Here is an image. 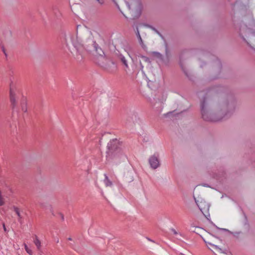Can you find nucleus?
Returning a JSON list of instances; mask_svg holds the SVG:
<instances>
[{
    "instance_id": "nucleus-1",
    "label": "nucleus",
    "mask_w": 255,
    "mask_h": 255,
    "mask_svg": "<svg viewBox=\"0 0 255 255\" xmlns=\"http://www.w3.org/2000/svg\"><path fill=\"white\" fill-rule=\"evenodd\" d=\"M237 104L236 97L228 86H211L200 99L201 118L205 121L212 123L226 120L233 115Z\"/></svg>"
},
{
    "instance_id": "nucleus-2",
    "label": "nucleus",
    "mask_w": 255,
    "mask_h": 255,
    "mask_svg": "<svg viewBox=\"0 0 255 255\" xmlns=\"http://www.w3.org/2000/svg\"><path fill=\"white\" fill-rule=\"evenodd\" d=\"M74 49L72 53L78 60H82L84 50L93 49L96 42L90 29L84 25H78L76 29V40L69 35Z\"/></svg>"
},
{
    "instance_id": "nucleus-3",
    "label": "nucleus",
    "mask_w": 255,
    "mask_h": 255,
    "mask_svg": "<svg viewBox=\"0 0 255 255\" xmlns=\"http://www.w3.org/2000/svg\"><path fill=\"white\" fill-rule=\"evenodd\" d=\"M196 53L199 60L201 62L200 67L203 68L209 62V80L213 81L219 79L222 69L221 60L216 56L211 54L207 51L197 49Z\"/></svg>"
},
{
    "instance_id": "nucleus-4",
    "label": "nucleus",
    "mask_w": 255,
    "mask_h": 255,
    "mask_svg": "<svg viewBox=\"0 0 255 255\" xmlns=\"http://www.w3.org/2000/svg\"><path fill=\"white\" fill-rule=\"evenodd\" d=\"M234 22L235 31L239 36L247 43V44L255 51V31L249 28L243 22L236 23Z\"/></svg>"
},
{
    "instance_id": "nucleus-5",
    "label": "nucleus",
    "mask_w": 255,
    "mask_h": 255,
    "mask_svg": "<svg viewBox=\"0 0 255 255\" xmlns=\"http://www.w3.org/2000/svg\"><path fill=\"white\" fill-rule=\"evenodd\" d=\"M151 54L159 59L160 62L165 66H168L170 63V54L168 47L167 42L165 44V55H163L160 53L156 51H152Z\"/></svg>"
},
{
    "instance_id": "nucleus-6",
    "label": "nucleus",
    "mask_w": 255,
    "mask_h": 255,
    "mask_svg": "<svg viewBox=\"0 0 255 255\" xmlns=\"http://www.w3.org/2000/svg\"><path fill=\"white\" fill-rule=\"evenodd\" d=\"M195 202L198 206L199 209L203 213L205 217L208 216L210 217L209 213L210 205L203 199H197L194 196H193Z\"/></svg>"
},
{
    "instance_id": "nucleus-7",
    "label": "nucleus",
    "mask_w": 255,
    "mask_h": 255,
    "mask_svg": "<svg viewBox=\"0 0 255 255\" xmlns=\"http://www.w3.org/2000/svg\"><path fill=\"white\" fill-rule=\"evenodd\" d=\"M107 148V156L111 157L112 156H115L120 153L121 150V148L118 146V144H108Z\"/></svg>"
},
{
    "instance_id": "nucleus-8",
    "label": "nucleus",
    "mask_w": 255,
    "mask_h": 255,
    "mask_svg": "<svg viewBox=\"0 0 255 255\" xmlns=\"http://www.w3.org/2000/svg\"><path fill=\"white\" fill-rule=\"evenodd\" d=\"M95 63L104 69H107L109 67V60L105 55L96 56L95 59Z\"/></svg>"
},
{
    "instance_id": "nucleus-9",
    "label": "nucleus",
    "mask_w": 255,
    "mask_h": 255,
    "mask_svg": "<svg viewBox=\"0 0 255 255\" xmlns=\"http://www.w3.org/2000/svg\"><path fill=\"white\" fill-rule=\"evenodd\" d=\"M148 162L151 168L154 169L157 168L160 165L158 154L156 153L151 156L148 159Z\"/></svg>"
},
{
    "instance_id": "nucleus-10",
    "label": "nucleus",
    "mask_w": 255,
    "mask_h": 255,
    "mask_svg": "<svg viewBox=\"0 0 255 255\" xmlns=\"http://www.w3.org/2000/svg\"><path fill=\"white\" fill-rule=\"evenodd\" d=\"M182 57L181 56L180 57V66L182 69V70L184 72V74L186 75V76L188 78V79L190 81H194V76L192 74L191 72H190L183 64L182 62Z\"/></svg>"
},
{
    "instance_id": "nucleus-11",
    "label": "nucleus",
    "mask_w": 255,
    "mask_h": 255,
    "mask_svg": "<svg viewBox=\"0 0 255 255\" xmlns=\"http://www.w3.org/2000/svg\"><path fill=\"white\" fill-rule=\"evenodd\" d=\"M93 49H89L87 51L89 52L95 51L97 54L96 56H102L105 55L102 49L99 46L98 44L96 42L94 45H93Z\"/></svg>"
},
{
    "instance_id": "nucleus-12",
    "label": "nucleus",
    "mask_w": 255,
    "mask_h": 255,
    "mask_svg": "<svg viewBox=\"0 0 255 255\" xmlns=\"http://www.w3.org/2000/svg\"><path fill=\"white\" fill-rule=\"evenodd\" d=\"M129 9L131 8V5L136 7L140 6L141 3L139 0H125Z\"/></svg>"
},
{
    "instance_id": "nucleus-13",
    "label": "nucleus",
    "mask_w": 255,
    "mask_h": 255,
    "mask_svg": "<svg viewBox=\"0 0 255 255\" xmlns=\"http://www.w3.org/2000/svg\"><path fill=\"white\" fill-rule=\"evenodd\" d=\"M146 26L152 30H153L155 32H156L161 38V39L164 41V43L166 42V39L164 36L154 27L151 25L147 24Z\"/></svg>"
},
{
    "instance_id": "nucleus-14",
    "label": "nucleus",
    "mask_w": 255,
    "mask_h": 255,
    "mask_svg": "<svg viewBox=\"0 0 255 255\" xmlns=\"http://www.w3.org/2000/svg\"><path fill=\"white\" fill-rule=\"evenodd\" d=\"M118 59L122 63V64L125 66L126 68H128V61L125 56H124L122 54H120L118 56Z\"/></svg>"
},
{
    "instance_id": "nucleus-15",
    "label": "nucleus",
    "mask_w": 255,
    "mask_h": 255,
    "mask_svg": "<svg viewBox=\"0 0 255 255\" xmlns=\"http://www.w3.org/2000/svg\"><path fill=\"white\" fill-rule=\"evenodd\" d=\"M105 179L104 180V182L105 185L107 187L112 186L113 185L112 182L109 179L107 174H104Z\"/></svg>"
},
{
    "instance_id": "nucleus-16",
    "label": "nucleus",
    "mask_w": 255,
    "mask_h": 255,
    "mask_svg": "<svg viewBox=\"0 0 255 255\" xmlns=\"http://www.w3.org/2000/svg\"><path fill=\"white\" fill-rule=\"evenodd\" d=\"M10 102V105L13 111L14 109L15 108L16 105H17V102L16 100L15 96L13 97H10L9 98Z\"/></svg>"
},
{
    "instance_id": "nucleus-17",
    "label": "nucleus",
    "mask_w": 255,
    "mask_h": 255,
    "mask_svg": "<svg viewBox=\"0 0 255 255\" xmlns=\"http://www.w3.org/2000/svg\"><path fill=\"white\" fill-rule=\"evenodd\" d=\"M33 242L37 248L39 250L41 247V242L36 235H34L33 237Z\"/></svg>"
},
{
    "instance_id": "nucleus-18",
    "label": "nucleus",
    "mask_w": 255,
    "mask_h": 255,
    "mask_svg": "<svg viewBox=\"0 0 255 255\" xmlns=\"http://www.w3.org/2000/svg\"><path fill=\"white\" fill-rule=\"evenodd\" d=\"M136 35H137V38L139 40V42L141 46L144 50H145V49L146 48V46L144 44L143 42L141 39L139 31L138 30H137Z\"/></svg>"
},
{
    "instance_id": "nucleus-19",
    "label": "nucleus",
    "mask_w": 255,
    "mask_h": 255,
    "mask_svg": "<svg viewBox=\"0 0 255 255\" xmlns=\"http://www.w3.org/2000/svg\"><path fill=\"white\" fill-rule=\"evenodd\" d=\"M13 209L14 211L15 212V213L16 214V215L18 217V221L19 222H21V219L22 218V217H21V216L20 215L19 209L17 207H16V206H13Z\"/></svg>"
},
{
    "instance_id": "nucleus-20",
    "label": "nucleus",
    "mask_w": 255,
    "mask_h": 255,
    "mask_svg": "<svg viewBox=\"0 0 255 255\" xmlns=\"http://www.w3.org/2000/svg\"><path fill=\"white\" fill-rule=\"evenodd\" d=\"M142 59L146 63V66L150 67L151 65V61L150 59L146 56H142Z\"/></svg>"
},
{
    "instance_id": "nucleus-21",
    "label": "nucleus",
    "mask_w": 255,
    "mask_h": 255,
    "mask_svg": "<svg viewBox=\"0 0 255 255\" xmlns=\"http://www.w3.org/2000/svg\"><path fill=\"white\" fill-rule=\"evenodd\" d=\"M12 85V82L10 84V89H9V98L10 97H13L16 96L15 93L12 90L11 86Z\"/></svg>"
},
{
    "instance_id": "nucleus-22",
    "label": "nucleus",
    "mask_w": 255,
    "mask_h": 255,
    "mask_svg": "<svg viewBox=\"0 0 255 255\" xmlns=\"http://www.w3.org/2000/svg\"><path fill=\"white\" fill-rule=\"evenodd\" d=\"M24 249L26 251V252L30 255H32V251L31 250H30L28 246L26 245V244H24Z\"/></svg>"
},
{
    "instance_id": "nucleus-23",
    "label": "nucleus",
    "mask_w": 255,
    "mask_h": 255,
    "mask_svg": "<svg viewBox=\"0 0 255 255\" xmlns=\"http://www.w3.org/2000/svg\"><path fill=\"white\" fill-rule=\"evenodd\" d=\"M118 142L117 143L120 144L123 143V141H120V139H118L117 138H113L110 140V143H112V142Z\"/></svg>"
},
{
    "instance_id": "nucleus-24",
    "label": "nucleus",
    "mask_w": 255,
    "mask_h": 255,
    "mask_svg": "<svg viewBox=\"0 0 255 255\" xmlns=\"http://www.w3.org/2000/svg\"><path fill=\"white\" fill-rule=\"evenodd\" d=\"M205 243L206 244H208L209 245H210L212 247H213L214 249L216 250L217 251H218V250H219V249H220V247L217 245L213 244L210 243H207L206 242H205Z\"/></svg>"
},
{
    "instance_id": "nucleus-25",
    "label": "nucleus",
    "mask_w": 255,
    "mask_h": 255,
    "mask_svg": "<svg viewBox=\"0 0 255 255\" xmlns=\"http://www.w3.org/2000/svg\"><path fill=\"white\" fill-rule=\"evenodd\" d=\"M207 220L209 221V223L213 226H214V227H215L216 229H217V228H219L218 227H217L211 220V219L209 218L210 217H209L208 216H207L206 217H205Z\"/></svg>"
},
{
    "instance_id": "nucleus-26",
    "label": "nucleus",
    "mask_w": 255,
    "mask_h": 255,
    "mask_svg": "<svg viewBox=\"0 0 255 255\" xmlns=\"http://www.w3.org/2000/svg\"><path fill=\"white\" fill-rule=\"evenodd\" d=\"M207 220L209 221V223L213 226H214V227H215L216 229H217V228H219L218 227H217L211 220V219L209 218L210 217H209L208 216H207L206 217H205Z\"/></svg>"
},
{
    "instance_id": "nucleus-27",
    "label": "nucleus",
    "mask_w": 255,
    "mask_h": 255,
    "mask_svg": "<svg viewBox=\"0 0 255 255\" xmlns=\"http://www.w3.org/2000/svg\"><path fill=\"white\" fill-rule=\"evenodd\" d=\"M115 3L116 5L117 6V8L119 9V10L122 13V14H123V15L126 17L127 18V16L122 12V11H121L120 8V6L119 5V4L117 3V2L115 1V0H112Z\"/></svg>"
},
{
    "instance_id": "nucleus-28",
    "label": "nucleus",
    "mask_w": 255,
    "mask_h": 255,
    "mask_svg": "<svg viewBox=\"0 0 255 255\" xmlns=\"http://www.w3.org/2000/svg\"><path fill=\"white\" fill-rule=\"evenodd\" d=\"M231 234H233L234 236L236 237L238 235L241 234L242 233L241 231L236 232H230Z\"/></svg>"
},
{
    "instance_id": "nucleus-29",
    "label": "nucleus",
    "mask_w": 255,
    "mask_h": 255,
    "mask_svg": "<svg viewBox=\"0 0 255 255\" xmlns=\"http://www.w3.org/2000/svg\"><path fill=\"white\" fill-rule=\"evenodd\" d=\"M218 251L221 253L226 254L227 250L226 249H222L220 248V249H219V250H218Z\"/></svg>"
},
{
    "instance_id": "nucleus-30",
    "label": "nucleus",
    "mask_w": 255,
    "mask_h": 255,
    "mask_svg": "<svg viewBox=\"0 0 255 255\" xmlns=\"http://www.w3.org/2000/svg\"><path fill=\"white\" fill-rule=\"evenodd\" d=\"M218 230L223 231L225 232H231L228 229H225V228H217Z\"/></svg>"
},
{
    "instance_id": "nucleus-31",
    "label": "nucleus",
    "mask_w": 255,
    "mask_h": 255,
    "mask_svg": "<svg viewBox=\"0 0 255 255\" xmlns=\"http://www.w3.org/2000/svg\"><path fill=\"white\" fill-rule=\"evenodd\" d=\"M142 56H144L143 55L140 54H139L138 55H136L135 56V60L137 61L138 60V58L140 57L142 58Z\"/></svg>"
},
{
    "instance_id": "nucleus-32",
    "label": "nucleus",
    "mask_w": 255,
    "mask_h": 255,
    "mask_svg": "<svg viewBox=\"0 0 255 255\" xmlns=\"http://www.w3.org/2000/svg\"><path fill=\"white\" fill-rule=\"evenodd\" d=\"M1 48H2V50L3 52V53L4 54V55H5V57H6L7 56V53H6V51H5V49H4V47L2 46L1 47Z\"/></svg>"
},
{
    "instance_id": "nucleus-33",
    "label": "nucleus",
    "mask_w": 255,
    "mask_h": 255,
    "mask_svg": "<svg viewBox=\"0 0 255 255\" xmlns=\"http://www.w3.org/2000/svg\"><path fill=\"white\" fill-rule=\"evenodd\" d=\"M201 185L203 187H211V186L208 184L207 183H202Z\"/></svg>"
},
{
    "instance_id": "nucleus-34",
    "label": "nucleus",
    "mask_w": 255,
    "mask_h": 255,
    "mask_svg": "<svg viewBox=\"0 0 255 255\" xmlns=\"http://www.w3.org/2000/svg\"><path fill=\"white\" fill-rule=\"evenodd\" d=\"M139 65H140V68L141 70H142L143 68V65H142L141 62L140 60L139 61Z\"/></svg>"
},
{
    "instance_id": "nucleus-35",
    "label": "nucleus",
    "mask_w": 255,
    "mask_h": 255,
    "mask_svg": "<svg viewBox=\"0 0 255 255\" xmlns=\"http://www.w3.org/2000/svg\"><path fill=\"white\" fill-rule=\"evenodd\" d=\"M99 3L103 4L104 3V0H96Z\"/></svg>"
},
{
    "instance_id": "nucleus-36",
    "label": "nucleus",
    "mask_w": 255,
    "mask_h": 255,
    "mask_svg": "<svg viewBox=\"0 0 255 255\" xmlns=\"http://www.w3.org/2000/svg\"><path fill=\"white\" fill-rule=\"evenodd\" d=\"M173 113V112H168L167 114H165L164 115L165 117H167V116H169L170 115H171Z\"/></svg>"
},
{
    "instance_id": "nucleus-37",
    "label": "nucleus",
    "mask_w": 255,
    "mask_h": 255,
    "mask_svg": "<svg viewBox=\"0 0 255 255\" xmlns=\"http://www.w3.org/2000/svg\"><path fill=\"white\" fill-rule=\"evenodd\" d=\"M22 110L24 112H27V109L26 107H24V106H22Z\"/></svg>"
},
{
    "instance_id": "nucleus-38",
    "label": "nucleus",
    "mask_w": 255,
    "mask_h": 255,
    "mask_svg": "<svg viewBox=\"0 0 255 255\" xmlns=\"http://www.w3.org/2000/svg\"><path fill=\"white\" fill-rule=\"evenodd\" d=\"M171 231L173 232V233L174 234V235H177V232L176 231V230L174 229H171Z\"/></svg>"
},
{
    "instance_id": "nucleus-39",
    "label": "nucleus",
    "mask_w": 255,
    "mask_h": 255,
    "mask_svg": "<svg viewBox=\"0 0 255 255\" xmlns=\"http://www.w3.org/2000/svg\"><path fill=\"white\" fill-rule=\"evenodd\" d=\"M2 227H3V230L5 231V232H7V230H6V228L5 227V224L3 223V225H2Z\"/></svg>"
},
{
    "instance_id": "nucleus-40",
    "label": "nucleus",
    "mask_w": 255,
    "mask_h": 255,
    "mask_svg": "<svg viewBox=\"0 0 255 255\" xmlns=\"http://www.w3.org/2000/svg\"><path fill=\"white\" fill-rule=\"evenodd\" d=\"M132 116L134 117L135 118L137 117V114L135 113H133Z\"/></svg>"
},
{
    "instance_id": "nucleus-41",
    "label": "nucleus",
    "mask_w": 255,
    "mask_h": 255,
    "mask_svg": "<svg viewBox=\"0 0 255 255\" xmlns=\"http://www.w3.org/2000/svg\"><path fill=\"white\" fill-rule=\"evenodd\" d=\"M60 216H61V219H62V220H64V215H62V214H60Z\"/></svg>"
},
{
    "instance_id": "nucleus-42",
    "label": "nucleus",
    "mask_w": 255,
    "mask_h": 255,
    "mask_svg": "<svg viewBox=\"0 0 255 255\" xmlns=\"http://www.w3.org/2000/svg\"><path fill=\"white\" fill-rule=\"evenodd\" d=\"M65 43L66 44V45L68 46V42H67V38L66 37H65Z\"/></svg>"
},
{
    "instance_id": "nucleus-43",
    "label": "nucleus",
    "mask_w": 255,
    "mask_h": 255,
    "mask_svg": "<svg viewBox=\"0 0 255 255\" xmlns=\"http://www.w3.org/2000/svg\"><path fill=\"white\" fill-rule=\"evenodd\" d=\"M56 242L57 243H58L59 242V239H57L56 240H55Z\"/></svg>"
},
{
    "instance_id": "nucleus-44",
    "label": "nucleus",
    "mask_w": 255,
    "mask_h": 255,
    "mask_svg": "<svg viewBox=\"0 0 255 255\" xmlns=\"http://www.w3.org/2000/svg\"><path fill=\"white\" fill-rule=\"evenodd\" d=\"M68 240H69V241H71L72 240V238L69 237L68 238Z\"/></svg>"
},
{
    "instance_id": "nucleus-45",
    "label": "nucleus",
    "mask_w": 255,
    "mask_h": 255,
    "mask_svg": "<svg viewBox=\"0 0 255 255\" xmlns=\"http://www.w3.org/2000/svg\"><path fill=\"white\" fill-rule=\"evenodd\" d=\"M149 102H150V103H151V104H152V102L151 99H150V100H149Z\"/></svg>"
},
{
    "instance_id": "nucleus-46",
    "label": "nucleus",
    "mask_w": 255,
    "mask_h": 255,
    "mask_svg": "<svg viewBox=\"0 0 255 255\" xmlns=\"http://www.w3.org/2000/svg\"><path fill=\"white\" fill-rule=\"evenodd\" d=\"M129 56H130L129 55ZM130 57L131 58L132 60L133 61H134V60L133 58H132L131 57Z\"/></svg>"
},
{
    "instance_id": "nucleus-47",
    "label": "nucleus",
    "mask_w": 255,
    "mask_h": 255,
    "mask_svg": "<svg viewBox=\"0 0 255 255\" xmlns=\"http://www.w3.org/2000/svg\"><path fill=\"white\" fill-rule=\"evenodd\" d=\"M148 141H149L148 140H145L144 139V142H148Z\"/></svg>"
},
{
    "instance_id": "nucleus-48",
    "label": "nucleus",
    "mask_w": 255,
    "mask_h": 255,
    "mask_svg": "<svg viewBox=\"0 0 255 255\" xmlns=\"http://www.w3.org/2000/svg\"><path fill=\"white\" fill-rule=\"evenodd\" d=\"M147 239H148L149 241H152H152L151 240H150V239H148V238Z\"/></svg>"
},
{
    "instance_id": "nucleus-49",
    "label": "nucleus",
    "mask_w": 255,
    "mask_h": 255,
    "mask_svg": "<svg viewBox=\"0 0 255 255\" xmlns=\"http://www.w3.org/2000/svg\"><path fill=\"white\" fill-rule=\"evenodd\" d=\"M41 206H42L43 208H44V206H43L42 204H41Z\"/></svg>"
},
{
    "instance_id": "nucleus-50",
    "label": "nucleus",
    "mask_w": 255,
    "mask_h": 255,
    "mask_svg": "<svg viewBox=\"0 0 255 255\" xmlns=\"http://www.w3.org/2000/svg\"><path fill=\"white\" fill-rule=\"evenodd\" d=\"M101 139H101L100 140V142H102Z\"/></svg>"
}]
</instances>
